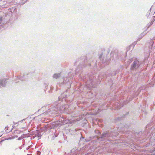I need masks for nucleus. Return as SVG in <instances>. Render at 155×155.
Instances as JSON below:
<instances>
[{
  "instance_id": "1",
  "label": "nucleus",
  "mask_w": 155,
  "mask_h": 155,
  "mask_svg": "<svg viewBox=\"0 0 155 155\" xmlns=\"http://www.w3.org/2000/svg\"><path fill=\"white\" fill-rule=\"evenodd\" d=\"M138 61H134L131 66V69H133L135 68H137L138 67Z\"/></svg>"
},
{
  "instance_id": "2",
  "label": "nucleus",
  "mask_w": 155,
  "mask_h": 155,
  "mask_svg": "<svg viewBox=\"0 0 155 155\" xmlns=\"http://www.w3.org/2000/svg\"><path fill=\"white\" fill-rule=\"evenodd\" d=\"M81 119L80 118H77V117H74L72 119V120L71 121L68 120V121L66 123H71L73 122L76 121H79Z\"/></svg>"
},
{
  "instance_id": "3",
  "label": "nucleus",
  "mask_w": 155,
  "mask_h": 155,
  "mask_svg": "<svg viewBox=\"0 0 155 155\" xmlns=\"http://www.w3.org/2000/svg\"><path fill=\"white\" fill-rule=\"evenodd\" d=\"M6 83V82L5 80H2L0 81V85L4 87L5 86Z\"/></svg>"
},
{
  "instance_id": "4",
  "label": "nucleus",
  "mask_w": 155,
  "mask_h": 155,
  "mask_svg": "<svg viewBox=\"0 0 155 155\" xmlns=\"http://www.w3.org/2000/svg\"><path fill=\"white\" fill-rule=\"evenodd\" d=\"M60 76V74H55L53 76L54 78L58 79Z\"/></svg>"
},
{
  "instance_id": "5",
  "label": "nucleus",
  "mask_w": 155,
  "mask_h": 155,
  "mask_svg": "<svg viewBox=\"0 0 155 155\" xmlns=\"http://www.w3.org/2000/svg\"><path fill=\"white\" fill-rule=\"evenodd\" d=\"M8 127H5V131L7 133L9 132L10 131L8 130Z\"/></svg>"
},
{
  "instance_id": "6",
  "label": "nucleus",
  "mask_w": 155,
  "mask_h": 155,
  "mask_svg": "<svg viewBox=\"0 0 155 155\" xmlns=\"http://www.w3.org/2000/svg\"><path fill=\"white\" fill-rule=\"evenodd\" d=\"M154 43V42H153V41H152L151 42H150V44H152V48H153V44Z\"/></svg>"
},
{
  "instance_id": "7",
  "label": "nucleus",
  "mask_w": 155,
  "mask_h": 155,
  "mask_svg": "<svg viewBox=\"0 0 155 155\" xmlns=\"http://www.w3.org/2000/svg\"><path fill=\"white\" fill-rule=\"evenodd\" d=\"M120 107H117V109H119L120 108Z\"/></svg>"
},
{
  "instance_id": "8",
  "label": "nucleus",
  "mask_w": 155,
  "mask_h": 155,
  "mask_svg": "<svg viewBox=\"0 0 155 155\" xmlns=\"http://www.w3.org/2000/svg\"><path fill=\"white\" fill-rule=\"evenodd\" d=\"M22 79H23V77H22Z\"/></svg>"
}]
</instances>
